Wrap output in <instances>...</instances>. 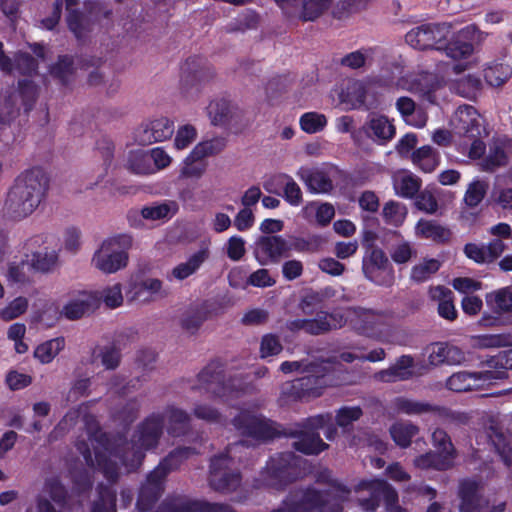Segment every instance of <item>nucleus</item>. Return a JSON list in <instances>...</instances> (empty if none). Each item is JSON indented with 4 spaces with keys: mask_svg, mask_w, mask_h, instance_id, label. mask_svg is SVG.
Returning <instances> with one entry per match:
<instances>
[{
    "mask_svg": "<svg viewBox=\"0 0 512 512\" xmlns=\"http://www.w3.org/2000/svg\"><path fill=\"white\" fill-rule=\"evenodd\" d=\"M49 178L39 167L22 172L10 188L4 204V215L20 221L31 215L45 199Z\"/></svg>",
    "mask_w": 512,
    "mask_h": 512,
    "instance_id": "f257e3e1",
    "label": "nucleus"
},
{
    "mask_svg": "<svg viewBox=\"0 0 512 512\" xmlns=\"http://www.w3.org/2000/svg\"><path fill=\"white\" fill-rule=\"evenodd\" d=\"M196 454L195 448L177 447L169 452L159 464L150 471L142 482L136 507L140 512L150 511L165 491V485L168 475L177 470L181 464L191 455Z\"/></svg>",
    "mask_w": 512,
    "mask_h": 512,
    "instance_id": "f03ea898",
    "label": "nucleus"
},
{
    "mask_svg": "<svg viewBox=\"0 0 512 512\" xmlns=\"http://www.w3.org/2000/svg\"><path fill=\"white\" fill-rule=\"evenodd\" d=\"M302 464L303 459L293 452L276 453L267 460L252 486L255 489L284 490L303 476Z\"/></svg>",
    "mask_w": 512,
    "mask_h": 512,
    "instance_id": "7ed1b4c3",
    "label": "nucleus"
},
{
    "mask_svg": "<svg viewBox=\"0 0 512 512\" xmlns=\"http://www.w3.org/2000/svg\"><path fill=\"white\" fill-rule=\"evenodd\" d=\"M245 444L246 441L229 444L223 452L210 459L208 480L213 490L230 493L240 486L242 476L237 469L233 468L235 462L231 454L233 450Z\"/></svg>",
    "mask_w": 512,
    "mask_h": 512,
    "instance_id": "20e7f679",
    "label": "nucleus"
},
{
    "mask_svg": "<svg viewBox=\"0 0 512 512\" xmlns=\"http://www.w3.org/2000/svg\"><path fill=\"white\" fill-rule=\"evenodd\" d=\"M200 385L215 398L223 401L235 398L243 391V380L237 375L226 377L224 364L216 359L209 362L197 375Z\"/></svg>",
    "mask_w": 512,
    "mask_h": 512,
    "instance_id": "39448f33",
    "label": "nucleus"
},
{
    "mask_svg": "<svg viewBox=\"0 0 512 512\" xmlns=\"http://www.w3.org/2000/svg\"><path fill=\"white\" fill-rule=\"evenodd\" d=\"M288 504L293 512H343V494L329 497L313 485L299 487L288 492Z\"/></svg>",
    "mask_w": 512,
    "mask_h": 512,
    "instance_id": "423d86ee",
    "label": "nucleus"
},
{
    "mask_svg": "<svg viewBox=\"0 0 512 512\" xmlns=\"http://www.w3.org/2000/svg\"><path fill=\"white\" fill-rule=\"evenodd\" d=\"M133 239L129 234H118L104 240L100 248L94 253L92 262L100 271L115 273L128 264V251L132 247Z\"/></svg>",
    "mask_w": 512,
    "mask_h": 512,
    "instance_id": "0eeeda50",
    "label": "nucleus"
},
{
    "mask_svg": "<svg viewBox=\"0 0 512 512\" xmlns=\"http://www.w3.org/2000/svg\"><path fill=\"white\" fill-rule=\"evenodd\" d=\"M232 424L241 435L263 443L283 436L281 425L247 410L240 411L232 419Z\"/></svg>",
    "mask_w": 512,
    "mask_h": 512,
    "instance_id": "6e6552de",
    "label": "nucleus"
},
{
    "mask_svg": "<svg viewBox=\"0 0 512 512\" xmlns=\"http://www.w3.org/2000/svg\"><path fill=\"white\" fill-rule=\"evenodd\" d=\"M362 273L373 284L391 287L395 283V270L383 249L368 245L362 258Z\"/></svg>",
    "mask_w": 512,
    "mask_h": 512,
    "instance_id": "1a4fd4ad",
    "label": "nucleus"
},
{
    "mask_svg": "<svg viewBox=\"0 0 512 512\" xmlns=\"http://www.w3.org/2000/svg\"><path fill=\"white\" fill-rule=\"evenodd\" d=\"M456 116L458 133L471 140L468 157L473 160L481 159L485 154L486 144L481 139L484 128L479 113L473 106L464 105L458 108Z\"/></svg>",
    "mask_w": 512,
    "mask_h": 512,
    "instance_id": "9d476101",
    "label": "nucleus"
},
{
    "mask_svg": "<svg viewBox=\"0 0 512 512\" xmlns=\"http://www.w3.org/2000/svg\"><path fill=\"white\" fill-rule=\"evenodd\" d=\"M207 114L214 126L229 130L234 134L241 133L248 125L242 109L226 97H217L207 106Z\"/></svg>",
    "mask_w": 512,
    "mask_h": 512,
    "instance_id": "9b49d317",
    "label": "nucleus"
},
{
    "mask_svg": "<svg viewBox=\"0 0 512 512\" xmlns=\"http://www.w3.org/2000/svg\"><path fill=\"white\" fill-rule=\"evenodd\" d=\"M451 25L447 23H426L411 29L405 41L418 50H442L445 40L451 36Z\"/></svg>",
    "mask_w": 512,
    "mask_h": 512,
    "instance_id": "f8f14e48",
    "label": "nucleus"
},
{
    "mask_svg": "<svg viewBox=\"0 0 512 512\" xmlns=\"http://www.w3.org/2000/svg\"><path fill=\"white\" fill-rule=\"evenodd\" d=\"M180 88L187 95L192 89L200 92L203 85L215 76L214 69L201 56L188 57L180 68Z\"/></svg>",
    "mask_w": 512,
    "mask_h": 512,
    "instance_id": "ddd939ff",
    "label": "nucleus"
},
{
    "mask_svg": "<svg viewBox=\"0 0 512 512\" xmlns=\"http://www.w3.org/2000/svg\"><path fill=\"white\" fill-rule=\"evenodd\" d=\"M164 415L153 412L139 423L132 443L137 448L135 455L140 459L144 457L143 451L156 448L163 434Z\"/></svg>",
    "mask_w": 512,
    "mask_h": 512,
    "instance_id": "4468645a",
    "label": "nucleus"
},
{
    "mask_svg": "<svg viewBox=\"0 0 512 512\" xmlns=\"http://www.w3.org/2000/svg\"><path fill=\"white\" fill-rule=\"evenodd\" d=\"M289 252V242L282 236L263 235L255 242L253 253L257 262L264 266L279 263L282 258L289 256Z\"/></svg>",
    "mask_w": 512,
    "mask_h": 512,
    "instance_id": "2eb2a0df",
    "label": "nucleus"
},
{
    "mask_svg": "<svg viewBox=\"0 0 512 512\" xmlns=\"http://www.w3.org/2000/svg\"><path fill=\"white\" fill-rule=\"evenodd\" d=\"M325 387V375H305L286 384L282 393L293 401H308L320 397Z\"/></svg>",
    "mask_w": 512,
    "mask_h": 512,
    "instance_id": "dca6fc26",
    "label": "nucleus"
},
{
    "mask_svg": "<svg viewBox=\"0 0 512 512\" xmlns=\"http://www.w3.org/2000/svg\"><path fill=\"white\" fill-rule=\"evenodd\" d=\"M173 133L174 122L166 117H161L140 125L134 131V141L138 145L148 146L170 139Z\"/></svg>",
    "mask_w": 512,
    "mask_h": 512,
    "instance_id": "f3484780",
    "label": "nucleus"
},
{
    "mask_svg": "<svg viewBox=\"0 0 512 512\" xmlns=\"http://www.w3.org/2000/svg\"><path fill=\"white\" fill-rule=\"evenodd\" d=\"M392 408L397 413L406 415H421L433 412L441 417L459 421H461L462 417V414L455 413L447 407L433 405L428 402L415 401L404 396L394 398Z\"/></svg>",
    "mask_w": 512,
    "mask_h": 512,
    "instance_id": "a211bd4d",
    "label": "nucleus"
},
{
    "mask_svg": "<svg viewBox=\"0 0 512 512\" xmlns=\"http://www.w3.org/2000/svg\"><path fill=\"white\" fill-rule=\"evenodd\" d=\"M283 436L297 438V440L293 442V448L305 455H318L329 447L316 431H307L303 428H284Z\"/></svg>",
    "mask_w": 512,
    "mask_h": 512,
    "instance_id": "6ab92c4d",
    "label": "nucleus"
},
{
    "mask_svg": "<svg viewBox=\"0 0 512 512\" xmlns=\"http://www.w3.org/2000/svg\"><path fill=\"white\" fill-rule=\"evenodd\" d=\"M507 249L502 239L494 238L487 245L466 243L463 247L464 255L477 264H490L497 260Z\"/></svg>",
    "mask_w": 512,
    "mask_h": 512,
    "instance_id": "aec40b11",
    "label": "nucleus"
},
{
    "mask_svg": "<svg viewBox=\"0 0 512 512\" xmlns=\"http://www.w3.org/2000/svg\"><path fill=\"white\" fill-rule=\"evenodd\" d=\"M362 129L378 145H387L396 135L393 120L382 114H371Z\"/></svg>",
    "mask_w": 512,
    "mask_h": 512,
    "instance_id": "412c9836",
    "label": "nucleus"
},
{
    "mask_svg": "<svg viewBox=\"0 0 512 512\" xmlns=\"http://www.w3.org/2000/svg\"><path fill=\"white\" fill-rule=\"evenodd\" d=\"M493 376L490 372H467L459 371L453 373L446 381V387L454 392H466L479 389L484 384H491Z\"/></svg>",
    "mask_w": 512,
    "mask_h": 512,
    "instance_id": "4be33fe9",
    "label": "nucleus"
},
{
    "mask_svg": "<svg viewBox=\"0 0 512 512\" xmlns=\"http://www.w3.org/2000/svg\"><path fill=\"white\" fill-rule=\"evenodd\" d=\"M458 496L460 512H481L488 504L479 492L478 482L472 479L460 482Z\"/></svg>",
    "mask_w": 512,
    "mask_h": 512,
    "instance_id": "5701e85b",
    "label": "nucleus"
},
{
    "mask_svg": "<svg viewBox=\"0 0 512 512\" xmlns=\"http://www.w3.org/2000/svg\"><path fill=\"white\" fill-rule=\"evenodd\" d=\"M346 322L343 314L339 311H319L315 318L306 319L305 331L309 335L317 336L325 334L333 329L341 328Z\"/></svg>",
    "mask_w": 512,
    "mask_h": 512,
    "instance_id": "b1692460",
    "label": "nucleus"
},
{
    "mask_svg": "<svg viewBox=\"0 0 512 512\" xmlns=\"http://www.w3.org/2000/svg\"><path fill=\"white\" fill-rule=\"evenodd\" d=\"M414 358L411 355H401L387 369L375 373V379L385 383L406 381L413 377Z\"/></svg>",
    "mask_w": 512,
    "mask_h": 512,
    "instance_id": "393cba45",
    "label": "nucleus"
},
{
    "mask_svg": "<svg viewBox=\"0 0 512 512\" xmlns=\"http://www.w3.org/2000/svg\"><path fill=\"white\" fill-rule=\"evenodd\" d=\"M100 303L101 297L97 293L83 292L80 298L69 301L62 313L68 320H78L97 309Z\"/></svg>",
    "mask_w": 512,
    "mask_h": 512,
    "instance_id": "a878e982",
    "label": "nucleus"
},
{
    "mask_svg": "<svg viewBox=\"0 0 512 512\" xmlns=\"http://www.w3.org/2000/svg\"><path fill=\"white\" fill-rule=\"evenodd\" d=\"M470 29L474 30L475 27L468 26L462 29L457 36L451 39L449 37L447 40H445V44H443L442 50L445 51V54L448 57L454 60H460L469 57L473 53V44L465 40L470 32Z\"/></svg>",
    "mask_w": 512,
    "mask_h": 512,
    "instance_id": "bb28decb",
    "label": "nucleus"
},
{
    "mask_svg": "<svg viewBox=\"0 0 512 512\" xmlns=\"http://www.w3.org/2000/svg\"><path fill=\"white\" fill-rule=\"evenodd\" d=\"M487 437L507 468L512 466V444L498 424L487 429Z\"/></svg>",
    "mask_w": 512,
    "mask_h": 512,
    "instance_id": "cd10ccee",
    "label": "nucleus"
},
{
    "mask_svg": "<svg viewBox=\"0 0 512 512\" xmlns=\"http://www.w3.org/2000/svg\"><path fill=\"white\" fill-rule=\"evenodd\" d=\"M465 361L464 352L457 346L448 343H437L429 355L432 365H458Z\"/></svg>",
    "mask_w": 512,
    "mask_h": 512,
    "instance_id": "c85d7f7f",
    "label": "nucleus"
},
{
    "mask_svg": "<svg viewBox=\"0 0 512 512\" xmlns=\"http://www.w3.org/2000/svg\"><path fill=\"white\" fill-rule=\"evenodd\" d=\"M167 417V432L172 437H180L187 434L190 429L189 414L173 405H168L164 411Z\"/></svg>",
    "mask_w": 512,
    "mask_h": 512,
    "instance_id": "c756f323",
    "label": "nucleus"
},
{
    "mask_svg": "<svg viewBox=\"0 0 512 512\" xmlns=\"http://www.w3.org/2000/svg\"><path fill=\"white\" fill-rule=\"evenodd\" d=\"M162 281L156 278H147L140 282H132L127 291L130 301L148 302L161 291Z\"/></svg>",
    "mask_w": 512,
    "mask_h": 512,
    "instance_id": "7c9ffc66",
    "label": "nucleus"
},
{
    "mask_svg": "<svg viewBox=\"0 0 512 512\" xmlns=\"http://www.w3.org/2000/svg\"><path fill=\"white\" fill-rule=\"evenodd\" d=\"M482 363L490 368L486 371L492 374L493 380L507 378V371L512 370V349L500 351Z\"/></svg>",
    "mask_w": 512,
    "mask_h": 512,
    "instance_id": "2f4dec72",
    "label": "nucleus"
},
{
    "mask_svg": "<svg viewBox=\"0 0 512 512\" xmlns=\"http://www.w3.org/2000/svg\"><path fill=\"white\" fill-rule=\"evenodd\" d=\"M301 178L311 193L327 194L333 190V182L323 170L307 171Z\"/></svg>",
    "mask_w": 512,
    "mask_h": 512,
    "instance_id": "473e14b6",
    "label": "nucleus"
},
{
    "mask_svg": "<svg viewBox=\"0 0 512 512\" xmlns=\"http://www.w3.org/2000/svg\"><path fill=\"white\" fill-rule=\"evenodd\" d=\"M413 462L415 467L422 470L435 469L438 471H446L454 465L450 456L440 455L435 451L421 454L417 456Z\"/></svg>",
    "mask_w": 512,
    "mask_h": 512,
    "instance_id": "72a5a7b5",
    "label": "nucleus"
},
{
    "mask_svg": "<svg viewBox=\"0 0 512 512\" xmlns=\"http://www.w3.org/2000/svg\"><path fill=\"white\" fill-rule=\"evenodd\" d=\"M412 162L424 173L433 172L439 165V154L431 146L424 145L411 154Z\"/></svg>",
    "mask_w": 512,
    "mask_h": 512,
    "instance_id": "f704fd0d",
    "label": "nucleus"
},
{
    "mask_svg": "<svg viewBox=\"0 0 512 512\" xmlns=\"http://www.w3.org/2000/svg\"><path fill=\"white\" fill-rule=\"evenodd\" d=\"M209 257L207 249H200L192 254L184 263L178 264L172 270V275L178 280H184L194 274Z\"/></svg>",
    "mask_w": 512,
    "mask_h": 512,
    "instance_id": "c9c22d12",
    "label": "nucleus"
},
{
    "mask_svg": "<svg viewBox=\"0 0 512 512\" xmlns=\"http://www.w3.org/2000/svg\"><path fill=\"white\" fill-rule=\"evenodd\" d=\"M367 89L366 86L355 81L347 85L346 90L343 91L341 97L342 101L350 106L351 109H368L366 105Z\"/></svg>",
    "mask_w": 512,
    "mask_h": 512,
    "instance_id": "e433bc0d",
    "label": "nucleus"
},
{
    "mask_svg": "<svg viewBox=\"0 0 512 512\" xmlns=\"http://www.w3.org/2000/svg\"><path fill=\"white\" fill-rule=\"evenodd\" d=\"M417 230L421 237L432 239L437 243H446L451 237V232L448 228L433 220H420L417 223Z\"/></svg>",
    "mask_w": 512,
    "mask_h": 512,
    "instance_id": "4c0bfd02",
    "label": "nucleus"
},
{
    "mask_svg": "<svg viewBox=\"0 0 512 512\" xmlns=\"http://www.w3.org/2000/svg\"><path fill=\"white\" fill-rule=\"evenodd\" d=\"M98 498L91 507V512H117L116 491L108 485L99 483L97 485Z\"/></svg>",
    "mask_w": 512,
    "mask_h": 512,
    "instance_id": "58836bf2",
    "label": "nucleus"
},
{
    "mask_svg": "<svg viewBox=\"0 0 512 512\" xmlns=\"http://www.w3.org/2000/svg\"><path fill=\"white\" fill-rule=\"evenodd\" d=\"M74 58L71 55H59L57 61L50 65L49 73L54 78L61 82L62 85L69 83V78L75 72Z\"/></svg>",
    "mask_w": 512,
    "mask_h": 512,
    "instance_id": "ea45409f",
    "label": "nucleus"
},
{
    "mask_svg": "<svg viewBox=\"0 0 512 512\" xmlns=\"http://www.w3.org/2000/svg\"><path fill=\"white\" fill-rule=\"evenodd\" d=\"M316 482L319 484H326L328 485L327 489L321 490L322 492L328 493L329 497H333L338 494H343L341 504L344 506V503L349 499V496L351 494V489L344 485L343 483L339 482L336 479H333L331 477V472L328 469H325L321 472H319L316 476Z\"/></svg>",
    "mask_w": 512,
    "mask_h": 512,
    "instance_id": "a19ab883",
    "label": "nucleus"
},
{
    "mask_svg": "<svg viewBox=\"0 0 512 512\" xmlns=\"http://www.w3.org/2000/svg\"><path fill=\"white\" fill-rule=\"evenodd\" d=\"M488 189L487 181L474 179L468 184L462 200L463 204L467 208H477L487 195Z\"/></svg>",
    "mask_w": 512,
    "mask_h": 512,
    "instance_id": "79ce46f5",
    "label": "nucleus"
},
{
    "mask_svg": "<svg viewBox=\"0 0 512 512\" xmlns=\"http://www.w3.org/2000/svg\"><path fill=\"white\" fill-rule=\"evenodd\" d=\"M65 347L64 337H56L39 344L34 350V357L42 364H48Z\"/></svg>",
    "mask_w": 512,
    "mask_h": 512,
    "instance_id": "37998d69",
    "label": "nucleus"
},
{
    "mask_svg": "<svg viewBox=\"0 0 512 512\" xmlns=\"http://www.w3.org/2000/svg\"><path fill=\"white\" fill-rule=\"evenodd\" d=\"M95 468H97L105 479L114 484L119 478V467L104 451L95 449Z\"/></svg>",
    "mask_w": 512,
    "mask_h": 512,
    "instance_id": "c03bdc74",
    "label": "nucleus"
},
{
    "mask_svg": "<svg viewBox=\"0 0 512 512\" xmlns=\"http://www.w3.org/2000/svg\"><path fill=\"white\" fill-rule=\"evenodd\" d=\"M422 181L419 177L412 173L401 176L394 183L396 194L402 198L412 199L420 191Z\"/></svg>",
    "mask_w": 512,
    "mask_h": 512,
    "instance_id": "a18cd8bd",
    "label": "nucleus"
},
{
    "mask_svg": "<svg viewBox=\"0 0 512 512\" xmlns=\"http://www.w3.org/2000/svg\"><path fill=\"white\" fill-rule=\"evenodd\" d=\"M486 302L498 314L512 312V290L505 287L487 294Z\"/></svg>",
    "mask_w": 512,
    "mask_h": 512,
    "instance_id": "49530a36",
    "label": "nucleus"
},
{
    "mask_svg": "<svg viewBox=\"0 0 512 512\" xmlns=\"http://www.w3.org/2000/svg\"><path fill=\"white\" fill-rule=\"evenodd\" d=\"M388 252L392 261L397 265L406 264L417 255V251L413 245L403 238L392 244L388 248Z\"/></svg>",
    "mask_w": 512,
    "mask_h": 512,
    "instance_id": "de8ad7c7",
    "label": "nucleus"
},
{
    "mask_svg": "<svg viewBox=\"0 0 512 512\" xmlns=\"http://www.w3.org/2000/svg\"><path fill=\"white\" fill-rule=\"evenodd\" d=\"M45 490L51 500L60 508L68 506L70 500L68 489L58 477L48 478L45 481Z\"/></svg>",
    "mask_w": 512,
    "mask_h": 512,
    "instance_id": "09e8293b",
    "label": "nucleus"
},
{
    "mask_svg": "<svg viewBox=\"0 0 512 512\" xmlns=\"http://www.w3.org/2000/svg\"><path fill=\"white\" fill-rule=\"evenodd\" d=\"M419 432L418 426L412 423H395L390 428L393 441L402 448L410 446L412 438Z\"/></svg>",
    "mask_w": 512,
    "mask_h": 512,
    "instance_id": "8fccbe9b",
    "label": "nucleus"
},
{
    "mask_svg": "<svg viewBox=\"0 0 512 512\" xmlns=\"http://www.w3.org/2000/svg\"><path fill=\"white\" fill-rule=\"evenodd\" d=\"M208 166L204 158L193 155V150L184 159L180 170V176L183 178H200L206 171Z\"/></svg>",
    "mask_w": 512,
    "mask_h": 512,
    "instance_id": "3c124183",
    "label": "nucleus"
},
{
    "mask_svg": "<svg viewBox=\"0 0 512 512\" xmlns=\"http://www.w3.org/2000/svg\"><path fill=\"white\" fill-rule=\"evenodd\" d=\"M127 168L134 174L149 175L155 172L150 162V157L143 151H130L127 160Z\"/></svg>",
    "mask_w": 512,
    "mask_h": 512,
    "instance_id": "603ef678",
    "label": "nucleus"
},
{
    "mask_svg": "<svg viewBox=\"0 0 512 512\" xmlns=\"http://www.w3.org/2000/svg\"><path fill=\"white\" fill-rule=\"evenodd\" d=\"M508 156L505 149L500 145L491 146L488 155L482 159L481 170L485 172H494L497 168L506 166Z\"/></svg>",
    "mask_w": 512,
    "mask_h": 512,
    "instance_id": "864d4df0",
    "label": "nucleus"
},
{
    "mask_svg": "<svg viewBox=\"0 0 512 512\" xmlns=\"http://www.w3.org/2000/svg\"><path fill=\"white\" fill-rule=\"evenodd\" d=\"M209 311L204 306H198L189 310L181 319V327L187 332L194 334L207 320Z\"/></svg>",
    "mask_w": 512,
    "mask_h": 512,
    "instance_id": "5fc2aeb1",
    "label": "nucleus"
},
{
    "mask_svg": "<svg viewBox=\"0 0 512 512\" xmlns=\"http://www.w3.org/2000/svg\"><path fill=\"white\" fill-rule=\"evenodd\" d=\"M96 154L102 159V172L99 174V178L102 180L107 174L109 167L114 159L115 146L111 139L104 136L97 140L95 146Z\"/></svg>",
    "mask_w": 512,
    "mask_h": 512,
    "instance_id": "6e6d98bb",
    "label": "nucleus"
},
{
    "mask_svg": "<svg viewBox=\"0 0 512 512\" xmlns=\"http://www.w3.org/2000/svg\"><path fill=\"white\" fill-rule=\"evenodd\" d=\"M432 442L440 455H447L451 457V461L457 456L456 449L451 441L449 434L442 428H436L432 433Z\"/></svg>",
    "mask_w": 512,
    "mask_h": 512,
    "instance_id": "4d7b16f0",
    "label": "nucleus"
},
{
    "mask_svg": "<svg viewBox=\"0 0 512 512\" xmlns=\"http://www.w3.org/2000/svg\"><path fill=\"white\" fill-rule=\"evenodd\" d=\"M18 93L25 112L31 111L38 98V86L31 79H20L18 81Z\"/></svg>",
    "mask_w": 512,
    "mask_h": 512,
    "instance_id": "13d9d810",
    "label": "nucleus"
},
{
    "mask_svg": "<svg viewBox=\"0 0 512 512\" xmlns=\"http://www.w3.org/2000/svg\"><path fill=\"white\" fill-rule=\"evenodd\" d=\"M227 146V140L224 137H214L212 139L202 141L193 148V155L201 158L215 156L221 153Z\"/></svg>",
    "mask_w": 512,
    "mask_h": 512,
    "instance_id": "bf43d9fd",
    "label": "nucleus"
},
{
    "mask_svg": "<svg viewBox=\"0 0 512 512\" xmlns=\"http://www.w3.org/2000/svg\"><path fill=\"white\" fill-rule=\"evenodd\" d=\"M299 125L302 131L308 134L321 132L327 125V118L318 112H306L301 115Z\"/></svg>",
    "mask_w": 512,
    "mask_h": 512,
    "instance_id": "052dcab7",
    "label": "nucleus"
},
{
    "mask_svg": "<svg viewBox=\"0 0 512 512\" xmlns=\"http://www.w3.org/2000/svg\"><path fill=\"white\" fill-rule=\"evenodd\" d=\"M374 483L375 480H362L356 488V491L367 490L370 492L369 497L359 499L360 506L367 512H374L381 503L379 493H377L378 489Z\"/></svg>",
    "mask_w": 512,
    "mask_h": 512,
    "instance_id": "680f3d73",
    "label": "nucleus"
},
{
    "mask_svg": "<svg viewBox=\"0 0 512 512\" xmlns=\"http://www.w3.org/2000/svg\"><path fill=\"white\" fill-rule=\"evenodd\" d=\"M278 179L286 180L283 192H281L280 196L291 206H299L303 202V194L300 186L288 174H282Z\"/></svg>",
    "mask_w": 512,
    "mask_h": 512,
    "instance_id": "e2e57ef3",
    "label": "nucleus"
},
{
    "mask_svg": "<svg viewBox=\"0 0 512 512\" xmlns=\"http://www.w3.org/2000/svg\"><path fill=\"white\" fill-rule=\"evenodd\" d=\"M260 22V16L253 10H246L241 13L234 22L227 27L228 32H244L246 30L256 29Z\"/></svg>",
    "mask_w": 512,
    "mask_h": 512,
    "instance_id": "0e129e2a",
    "label": "nucleus"
},
{
    "mask_svg": "<svg viewBox=\"0 0 512 512\" xmlns=\"http://www.w3.org/2000/svg\"><path fill=\"white\" fill-rule=\"evenodd\" d=\"M299 18L303 21H314L327 8V0H301Z\"/></svg>",
    "mask_w": 512,
    "mask_h": 512,
    "instance_id": "69168bd1",
    "label": "nucleus"
},
{
    "mask_svg": "<svg viewBox=\"0 0 512 512\" xmlns=\"http://www.w3.org/2000/svg\"><path fill=\"white\" fill-rule=\"evenodd\" d=\"M14 64L16 70L23 76H33L38 73L37 59L27 52H18L15 55Z\"/></svg>",
    "mask_w": 512,
    "mask_h": 512,
    "instance_id": "338daca9",
    "label": "nucleus"
},
{
    "mask_svg": "<svg viewBox=\"0 0 512 512\" xmlns=\"http://www.w3.org/2000/svg\"><path fill=\"white\" fill-rule=\"evenodd\" d=\"M440 268V262L436 259H428L423 263L415 265L411 269V279L422 283L435 274Z\"/></svg>",
    "mask_w": 512,
    "mask_h": 512,
    "instance_id": "774afa93",
    "label": "nucleus"
}]
</instances>
